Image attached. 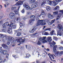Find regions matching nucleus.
Returning <instances> with one entry per match:
<instances>
[{
	"label": "nucleus",
	"mask_w": 63,
	"mask_h": 63,
	"mask_svg": "<svg viewBox=\"0 0 63 63\" xmlns=\"http://www.w3.org/2000/svg\"><path fill=\"white\" fill-rule=\"evenodd\" d=\"M7 32L9 34H12L13 33L12 32V29L11 28H10V26L9 27V28Z\"/></svg>",
	"instance_id": "obj_17"
},
{
	"label": "nucleus",
	"mask_w": 63,
	"mask_h": 63,
	"mask_svg": "<svg viewBox=\"0 0 63 63\" xmlns=\"http://www.w3.org/2000/svg\"><path fill=\"white\" fill-rule=\"evenodd\" d=\"M12 45V42H9V45L10 46H11Z\"/></svg>",
	"instance_id": "obj_52"
},
{
	"label": "nucleus",
	"mask_w": 63,
	"mask_h": 63,
	"mask_svg": "<svg viewBox=\"0 0 63 63\" xmlns=\"http://www.w3.org/2000/svg\"><path fill=\"white\" fill-rule=\"evenodd\" d=\"M20 8V7H18V10H15L14 12L16 14V15H19V12H18V11H19V10Z\"/></svg>",
	"instance_id": "obj_13"
},
{
	"label": "nucleus",
	"mask_w": 63,
	"mask_h": 63,
	"mask_svg": "<svg viewBox=\"0 0 63 63\" xmlns=\"http://www.w3.org/2000/svg\"><path fill=\"white\" fill-rule=\"evenodd\" d=\"M3 60L2 59H0V63L3 62Z\"/></svg>",
	"instance_id": "obj_59"
},
{
	"label": "nucleus",
	"mask_w": 63,
	"mask_h": 63,
	"mask_svg": "<svg viewBox=\"0 0 63 63\" xmlns=\"http://www.w3.org/2000/svg\"><path fill=\"white\" fill-rule=\"evenodd\" d=\"M27 14L28 15H29L31 14V12H28L27 13Z\"/></svg>",
	"instance_id": "obj_48"
},
{
	"label": "nucleus",
	"mask_w": 63,
	"mask_h": 63,
	"mask_svg": "<svg viewBox=\"0 0 63 63\" xmlns=\"http://www.w3.org/2000/svg\"><path fill=\"white\" fill-rule=\"evenodd\" d=\"M6 35L2 34V38H4V37H6Z\"/></svg>",
	"instance_id": "obj_53"
},
{
	"label": "nucleus",
	"mask_w": 63,
	"mask_h": 63,
	"mask_svg": "<svg viewBox=\"0 0 63 63\" xmlns=\"http://www.w3.org/2000/svg\"><path fill=\"white\" fill-rule=\"evenodd\" d=\"M42 56L43 57H46V54L44 53H43L42 54Z\"/></svg>",
	"instance_id": "obj_39"
},
{
	"label": "nucleus",
	"mask_w": 63,
	"mask_h": 63,
	"mask_svg": "<svg viewBox=\"0 0 63 63\" xmlns=\"http://www.w3.org/2000/svg\"><path fill=\"white\" fill-rule=\"evenodd\" d=\"M26 47V48H28V49H29V48H30V46H27Z\"/></svg>",
	"instance_id": "obj_47"
},
{
	"label": "nucleus",
	"mask_w": 63,
	"mask_h": 63,
	"mask_svg": "<svg viewBox=\"0 0 63 63\" xmlns=\"http://www.w3.org/2000/svg\"><path fill=\"white\" fill-rule=\"evenodd\" d=\"M55 54L56 56H59L61 55L60 52L58 51H57L56 53Z\"/></svg>",
	"instance_id": "obj_21"
},
{
	"label": "nucleus",
	"mask_w": 63,
	"mask_h": 63,
	"mask_svg": "<svg viewBox=\"0 0 63 63\" xmlns=\"http://www.w3.org/2000/svg\"><path fill=\"white\" fill-rule=\"evenodd\" d=\"M54 33H55V30H53L50 32V34L51 35H53Z\"/></svg>",
	"instance_id": "obj_29"
},
{
	"label": "nucleus",
	"mask_w": 63,
	"mask_h": 63,
	"mask_svg": "<svg viewBox=\"0 0 63 63\" xmlns=\"http://www.w3.org/2000/svg\"><path fill=\"white\" fill-rule=\"evenodd\" d=\"M55 2L54 1H53L52 2L51 5H53L54 6H55L56 5L57 3H59L61 1H62L63 0H55Z\"/></svg>",
	"instance_id": "obj_6"
},
{
	"label": "nucleus",
	"mask_w": 63,
	"mask_h": 63,
	"mask_svg": "<svg viewBox=\"0 0 63 63\" xmlns=\"http://www.w3.org/2000/svg\"><path fill=\"white\" fill-rule=\"evenodd\" d=\"M47 39V37L43 36L42 37H40L39 38V40L40 41H42V43H47V41L46 39Z\"/></svg>",
	"instance_id": "obj_4"
},
{
	"label": "nucleus",
	"mask_w": 63,
	"mask_h": 63,
	"mask_svg": "<svg viewBox=\"0 0 63 63\" xmlns=\"http://www.w3.org/2000/svg\"><path fill=\"white\" fill-rule=\"evenodd\" d=\"M41 15V14L39 15V14L38 13L36 14V16H37L38 17H40Z\"/></svg>",
	"instance_id": "obj_32"
},
{
	"label": "nucleus",
	"mask_w": 63,
	"mask_h": 63,
	"mask_svg": "<svg viewBox=\"0 0 63 63\" xmlns=\"http://www.w3.org/2000/svg\"><path fill=\"white\" fill-rule=\"evenodd\" d=\"M36 20L37 21L36 23V26H39V25H45L46 24V23L44 22H46L48 23V25H50L52 24V23L50 21L47 19L46 20H40L38 18L36 19Z\"/></svg>",
	"instance_id": "obj_1"
},
{
	"label": "nucleus",
	"mask_w": 63,
	"mask_h": 63,
	"mask_svg": "<svg viewBox=\"0 0 63 63\" xmlns=\"http://www.w3.org/2000/svg\"><path fill=\"white\" fill-rule=\"evenodd\" d=\"M9 24L8 22L5 23L3 25V27L4 28H5V29H6V27H7V26H9Z\"/></svg>",
	"instance_id": "obj_15"
},
{
	"label": "nucleus",
	"mask_w": 63,
	"mask_h": 63,
	"mask_svg": "<svg viewBox=\"0 0 63 63\" xmlns=\"http://www.w3.org/2000/svg\"><path fill=\"white\" fill-rule=\"evenodd\" d=\"M2 37V34H0V38H1Z\"/></svg>",
	"instance_id": "obj_63"
},
{
	"label": "nucleus",
	"mask_w": 63,
	"mask_h": 63,
	"mask_svg": "<svg viewBox=\"0 0 63 63\" xmlns=\"http://www.w3.org/2000/svg\"><path fill=\"white\" fill-rule=\"evenodd\" d=\"M21 33L20 32H19L17 33L16 36L18 37H19V36H20V35H21Z\"/></svg>",
	"instance_id": "obj_33"
},
{
	"label": "nucleus",
	"mask_w": 63,
	"mask_h": 63,
	"mask_svg": "<svg viewBox=\"0 0 63 63\" xmlns=\"http://www.w3.org/2000/svg\"><path fill=\"white\" fill-rule=\"evenodd\" d=\"M58 29H60V30L61 29H63V28H62V25L61 24H59L58 25Z\"/></svg>",
	"instance_id": "obj_22"
},
{
	"label": "nucleus",
	"mask_w": 63,
	"mask_h": 63,
	"mask_svg": "<svg viewBox=\"0 0 63 63\" xmlns=\"http://www.w3.org/2000/svg\"><path fill=\"white\" fill-rule=\"evenodd\" d=\"M20 25L21 26H24V23H20Z\"/></svg>",
	"instance_id": "obj_37"
},
{
	"label": "nucleus",
	"mask_w": 63,
	"mask_h": 63,
	"mask_svg": "<svg viewBox=\"0 0 63 63\" xmlns=\"http://www.w3.org/2000/svg\"><path fill=\"white\" fill-rule=\"evenodd\" d=\"M61 14H59L57 16V17L56 19V20H58V19H59V18L61 16Z\"/></svg>",
	"instance_id": "obj_27"
},
{
	"label": "nucleus",
	"mask_w": 63,
	"mask_h": 63,
	"mask_svg": "<svg viewBox=\"0 0 63 63\" xmlns=\"http://www.w3.org/2000/svg\"><path fill=\"white\" fill-rule=\"evenodd\" d=\"M49 44L50 45V47H52L53 45V46H54L55 45H56V43H55L54 41H53L52 43H51V42H49Z\"/></svg>",
	"instance_id": "obj_16"
},
{
	"label": "nucleus",
	"mask_w": 63,
	"mask_h": 63,
	"mask_svg": "<svg viewBox=\"0 0 63 63\" xmlns=\"http://www.w3.org/2000/svg\"><path fill=\"white\" fill-rule=\"evenodd\" d=\"M50 31V28H47L45 29V31Z\"/></svg>",
	"instance_id": "obj_40"
},
{
	"label": "nucleus",
	"mask_w": 63,
	"mask_h": 63,
	"mask_svg": "<svg viewBox=\"0 0 63 63\" xmlns=\"http://www.w3.org/2000/svg\"><path fill=\"white\" fill-rule=\"evenodd\" d=\"M37 35H38V33H35V34H34L33 36H36Z\"/></svg>",
	"instance_id": "obj_54"
},
{
	"label": "nucleus",
	"mask_w": 63,
	"mask_h": 63,
	"mask_svg": "<svg viewBox=\"0 0 63 63\" xmlns=\"http://www.w3.org/2000/svg\"><path fill=\"white\" fill-rule=\"evenodd\" d=\"M6 61V59H4L3 61H2V62H5Z\"/></svg>",
	"instance_id": "obj_60"
},
{
	"label": "nucleus",
	"mask_w": 63,
	"mask_h": 63,
	"mask_svg": "<svg viewBox=\"0 0 63 63\" xmlns=\"http://www.w3.org/2000/svg\"><path fill=\"white\" fill-rule=\"evenodd\" d=\"M51 15H49L48 16V17H49V18H51Z\"/></svg>",
	"instance_id": "obj_64"
},
{
	"label": "nucleus",
	"mask_w": 63,
	"mask_h": 63,
	"mask_svg": "<svg viewBox=\"0 0 63 63\" xmlns=\"http://www.w3.org/2000/svg\"><path fill=\"white\" fill-rule=\"evenodd\" d=\"M53 51L54 52H56V49L57 47V45H54L53 46Z\"/></svg>",
	"instance_id": "obj_12"
},
{
	"label": "nucleus",
	"mask_w": 63,
	"mask_h": 63,
	"mask_svg": "<svg viewBox=\"0 0 63 63\" xmlns=\"http://www.w3.org/2000/svg\"><path fill=\"white\" fill-rule=\"evenodd\" d=\"M59 7L58 6H57L54 9V10H59Z\"/></svg>",
	"instance_id": "obj_30"
},
{
	"label": "nucleus",
	"mask_w": 63,
	"mask_h": 63,
	"mask_svg": "<svg viewBox=\"0 0 63 63\" xmlns=\"http://www.w3.org/2000/svg\"><path fill=\"white\" fill-rule=\"evenodd\" d=\"M44 34L45 35H49L48 33L47 32H44Z\"/></svg>",
	"instance_id": "obj_38"
},
{
	"label": "nucleus",
	"mask_w": 63,
	"mask_h": 63,
	"mask_svg": "<svg viewBox=\"0 0 63 63\" xmlns=\"http://www.w3.org/2000/svg\"><path fill=\"white\" fill-rule=\"evenodd\" d=\"M6 40L8 41V38L5 37L2 39V41L3 42H5Z\"/></svg>",
	"instance_id": "obj_26"
},
{
	"label": "nucleus",
	"mask_w": 63,
	"mask_h": 63,
	"mask_svg": "<svg viewBox=\"0 0 63 63\" xmlns=\"http://www.w3.org/2000/svg\"><path fill=\"white\" fill-rule=\"evenodd\" d=\"M54 17V15H51V17Z\"/></svg>",
	"instance_id": "obj_62"
},
{
	"label": "nucleus",
	"mask_w": 63,
	"mask_h": 63,
	"mask_svg": "<svg viewBox=\"0 0 63 63\" xmlns=\"http://www.w3.org/2000/svg\"><path fill=\"white\" fill-rule=\"evenodd\" d=\"M55 21V19H54V20H53L51 21V22L52 24L53 23H54V22Z\"/></svg>",
	"instance_id": "obj_43"
},
{
	"label": "nucleus",
	"mask_w": 63,
	"mask_h": 63,
	"mask_svg": "<svg viewBox=\"0 0 63 63\" xmlns=\"http://www.w3.org/2000/svg\"><path fill=\"white\" fill-rule=\"evenodd\" d=\"M13 56L14 57H15V58H16V57H17V55H13Z\"/></svg>",
	"instance_id": "obj_49"
},
{
	"label": "nucleus",
	"mask_w": 63,
	"mask_h": 63,
	"mask_svg": "<svg viewBox=\"0 0 63 63\" xmlns=\"http://www.w3.org/2000/svg\"><path fill=\"white\" fill-rule=\"evenodd\" d=\"M38 4L37 3H34L32 4V9L33 8H36L38 7Z\"/></svg>",
	"instance_id": "obj_11"
},
{
	"label": "nucleus",
	"mask_w": 63,
	"mask_h": 63,
	"mask_svg": "<svg viewBox=\"0 0 63 63\" xmlns=\"http://www.w3.org/2000/svg\"><path fill=\"white\" fill-rule=\"evenodd\" d=\"M59 49L60 50H61V49H63V47H60L59 48Z\"/></svg>",
	"instance_id": "obj_51"
},
{
	"label": "nucleus",
	"mask_w": 63,
	"mask_h": 63,
	"mask_svg": "<svg viewBox=\"0 0 63 63\" xmlns=\"http://www.w3.org/2000/svg\"><path fill=\"white\" fill-rule=\"evenodd\" d=\"M19 18L17 17H16L15 18V20H16L17 21H18V20H19Z\"/></svg>",
	"instance_id": "obj_45"
},
{
	"label": "nucleus",
	"mask_w": 63,
	"mask_h": 63,
	"mask_svg": "<svg viewBox=\"0 0 63 63\" xmlns=\"http://www.w3.org/2000/svg\"><path fill=\"white\" fill-rule=\"evenodd\" d=\"M13 44H15V43H16V40H14L13 41Z\"/></svg>",
	"instance_id": "obj_55"
},
{
	"label": "nucleus",
	"mask_w": 63,
	"mask_h": 63,
	"mask_svg": "<svg viewBox=\"0 0 63 63\" xmlns=\"http://www.w3.org/2000/svg\"><path fill=\"white\" fill-rule=\"evenodd\" d=\"M29 56H30V55H29V54H26V56L25 57V58H28Z\"/></svg>",
	"instance_id": "obj_31"
},
{
	"label": "nucleus",
	"mask_w": 63,
	"mask_h": 63,
	"mask_svg": "<svg viewBox=\"0 0 63 63\" xmlns=\"http://www.w3.org/2000/svg\"><path fill=\"white\" fill-rule=\"evenodd\" d=\"M29 1V0H28ZM36 0H30L29 1V2L31 3H34L36 1Z\"/></svg>",
	"instance_id": "obj_23"
},
{
	"label": "nucleus",
	"mask_w": 63,
	"mask_h": 63,
	"mask_svg": "<svg viewBox=\"0 0 63 63\" xmlns=\"http://www.w3.org/2000/svg\"><path fill=\"white\" fill-rule=\"evenodd\" d=\"M10 28H14V29H16V25H11V24L10 25Z\"/></svg>",
	"instance_id": "obj_14"
},
{
	"label": "nucleus",
	"mask_w": 63,
	"mask_h": 63,
	"mask_svg": "<svg viewBox=\"0 0 63 63\" xmlns=\"http://www.w3.org/2000/svg\"><path fill=\"white\" fill-rule=\"evenodd\" d=\"M21 12L22 13H24L25 11L24 10V9H23L22 11Z\"/></svg>",
	"instance_id": "obj_57"
},
{
	"label": "nucleus",
	"mask_w": 63,
	"mask_h": 63,
	"mask_svg": "<svg viewBox=\"0 0 63 63\" xmlns=\"http://www.w3.org/2000/svg\"><path fill=\"white\" fill-rule=\"evenodd\" d=\"M53 38L54 39V40H57V38H56V37H55L54 36Z\"/></svg>",
	"instance_id": "obj_58"
},
{
	"label": "nucleus",
	"mask_w": 63,
	"mask_h": 63,
	"mask_svg": "<svg viewBox=\"0 0 63 63\" xmlns=\"http://www.w3.org/2000/svg\"><path fill=\"white\" fill-rule=\"evenodd\" d=\"M16 9V7H12L11 9V10L12 11H14L15 9Z\"/></svg>",
	"instance_id": "obj_35"
},
{
	"label": "nucleus",
	"mask_w": 63,
	"mask_h": 63,
	"mask_svg": "<svg viewBox=\"0 0 63 63\" xmlns=\"http://www.w3.org/2000/svg\"><path fill=\"white\" fill-rule=\"evenodd\" d=\"M31 19L32 20H30L29 22V24L30 25H32L34 22L35 20V16L34 15L31 16L30 17Z\"/></svg>",
	"instance_id": "obj_3"
},
{
	"label": "nucleus",
	"mask_w": 63,
	"mask_h": 63,
	"mask_svg": "<svg viewBox=\"0 0 63 63\" xmlns=\"http://www.w3.org/2000/svg\"><path fill=\"white\" fill-rule=\"evenodd\" d=\"M60 55H61V54H63V51H60Z\"/></svg>",
	"instance_id": "obj_50"
},
{
	"label": "nucleus",
	"mask_w": 63,
	"mask_h": 63,
	"mask_svg": "<svg viewBox=\"0 0 63 63\" xmlns=\"http://www.w3.org/2000/svg\"><path fill=\"white\" fill-rule=\"evenodd\" d=\"M23 3V1H21L20 0L18 2H17L16 4V5L18 6V5H22Z\"/></svg>",
	"instance_id": "obj_9"
},
{
	"label": "nucleus",
	"mask_w": 63,
	"mask_h": 63,
	"mask_svg": "<svg viewBox=\"0 0 63 63\" xmlns=\"http://www.w3.org/2000/svg\"><path fill=\"white\" fill-rule=\"evenodd\" d=\"M59 12L61 13H63V10H60Z\"/></svg>",
	"instance_id": "obj_61"
},
{
	"label": "nucleus",
	"mask_w": 63,
	"mask_h": 63,
	"mask_svg": "<svg viewBox=\"0 0 63 63\" xmlns=\"http://www.w3.org/2000/svg\"><path fill=\"white\" fill-rule=\"evenodd\" d=\"M42 15H45V12L44 11H42L41 13Z\"/></svg>",
	"instance_id": "obj_36"
},
{
	"label": "nucleus",
	"mask_w": 63,
	"mask_h": 63,
	"mask_svg": "<svg viewBox=\"0 0 63 63\" xmlns=\"http://www.w3.org/2000/svg\"><path fill=\"white\" fill-rule=\"evenodd\" d=\"M52 1L50 0H48L47 1V2L50 5H51L52 3Z\"/></svg>",
	"instance_id": "obj_28"
},
{
	"label": "nucleus",
	"mask_w": 63,
	"mask_h": 63,
	"mask_svg": "<svg viewBox=\"0 0 63 63\" xmlns=\"http://www.w3.org/2000/svg\"><path fill=\"white\" fill-rule=\"evenodd\" d=\"M2 54L4 55H6L7 54V52L5 50H0V55H1Z\"/></svg>",
	"instance_id": "obj_7"
},
{
	"label": "nucleus",
	"mask_w": 63,
	"mask_h": 63,
	"mask_svg": "<svg viewBox=\"0 0 63 63\" xmlns=\"http://www.w3.org/2000/svg\"><path fill=\"white\" fill-rule=\"evenodd\" d=\"M14 23H15V21H12V23H11V25H13L14 24Z\"/></svg>",
	"instance_id": "obj_46"
},
{
	"label": "nucleus",
	"mask_w": 63,
	"mask_h": 63,
	"mask_svg": "<svg viewBox=\"0 0 63 63\" xmlns=\"http://www.w3.org/2000/svg\"><path fill=\"white\" fill-rule=\"evenodd\" d=\"M47 42H50V41H52V39L51 38V37H47Z\"/></svg>",
	"instance_id": "obj_18"
},
{
	"label": "nucleus",
	"mask_w": 63,
	"mask_h": 63,
	"mask_svg": "<svg viewBox=\"0 0 63 63\" xmlns=\"http://www.w3.org/2000/svg\"><path fill=\"white\" fill-rule=\"evenodd\" d=\"M1 46L2 47H3L4 48H7L8 47L5 44H2L1 45Z\"/></svg>",
	"instance_id": "obj_24"
},
{
	"label": "nucleus",
	"mask_w": 63,
	"mask_h": 63,
	"mask_svg": "<svg viewBox=\"0 0 63 63\" xmlns=\"http://www.w3.org/2000/svg\"><path fill=\"white\" fill-rule=\"evenodd\" d=\"M57 34L60 36H62V33H61V32H58Z\"/></svg>",
	"instance_id": "obj_34"
},
{
	"label": "nucleus",
	"mask_w": 63,
	"mask_h": 63,
	"mask_svg": "<svg viewBox=\"0 0 63 63\" xmlns=\"http://www.w3.org/2000/svg\"><path fill=\"white\" fill-rule=\"evenodd\" d=\"M22 27H20L18 29V30H22Z\"/></svg>",
	"instance_id": "obj_56"
},
{
	"label": "nucleus",
	"mask_w": 63,
	"mask_h": 63,
	"mask_svg": "<svg viewBox=\"0 0 63 63\" xmlns=\"http://www.w3.org/2000/svg\"><path fill=\"white\" fill-rule=\"evenodd\" d=\"M22 18L24 20H25L26 19V18L24 16H22Z\"/></svg>",
	"instance_id": "obj_44"
},
{
	"label": "nucleus",
	"mask_w": 63,
	"mask_h": 63,
	"mask_svg": "<svg viewBox=\"0 0 63 63\" xmlns=\"http://www.w3.org/2000/svg\"><path fill=\"white\" fill-rule=\"evenodd\" d=\"M14 39V38L11 37H9L8 38H7L8 41H13Z\"/></svg>",
	"instance_id": "obj_20"
},
{
	"label": "nucleus",
	"mask_w": 63,
	"mask_h": 63,
	"mask_svg": "<svg viewBox=\"0 0 63 63\" xmlns=\"http://www.w3.org/2000/svg\"><path fill=\"white\" fill-rule=\"evenodd\" d=\"M9 16L11 18H14L15 16V14L13 12H11L10 13Z\"/></svg>",
	"instance_id": "obj_8"
},
{
	"label": "nucleus",
	"mask_w": 63,
	"mask_h": 63,
	"mask_svg": "<svg viewBox=\"0 0 63 63\" xmlns=\"http://www.w3.org/2000/svg\"><path fill=\"white\" fill-rule=\"evenodd\" d=\"M23 6L26 10H27L28 9H30V10L32 9V8H31L28 6V4L27 3H24L23 4Z\"/></svg>",
	"instance_id": "obj_5"
},
{
	"label": "nucleus",
	"mask_w": 63,
	"mask_h": 63,
	"mask_svg": "<svg viewBox=\"0 0 63 63\" xmlns=\"http://www.w3.org/2000/svg\"><path fill=\"white\" fill-rule=\"evenodd\" d=\"M51 9V8L49 6H48L46 8V10L47 11H50Z\"/></svg>",
	"instance_id": "obj_25"
},
{
	"label": "nucleus",
	"mask_w": 63,
	"mask_h": 63,
	"mask_svg": "<svg viewBox=\"0 0 63 63\" xmlns=\"http://www.w3.org/2000/svg\"><path fill=\"white\" fill-rule=\"evenodd\" d=\"M37 29V27H34L33 29H32V30H31L29 31V32L30 33H33L35 30H36Z\"/></svg>",
	"instance_id": "obj_19"
},
{
	"label": "nucleus",
	"mask_w": 63,
	"mask_h": 63,
	"mask_svg": "<svg viewBox=\"0 0 63 63\" xmlns=\"http://www.w3.org/2000/svg\"><path fill=\"white\" fill-rule=\"evenodd\" d=\"M48 55L49 56V57L50 59V60H51V61H52V59L51 58V57H52V58L53 59H54V58L53 57V54H51L50 53H49V54H48Z\"/></svg>",
	"instance_id": "obj_10"
},
{
	"label": "nucleus",
	"mask_w": 63,
	"mask_h": 63,
	"mask_svg": "<svg viewBox=\"0 0 63 63\" xmlns=\"http://www.w3.org/2000/svg\"><path fill=\"white\" fill-rule=\"evenodd\" d=\"M37 45H41V42H40L39 41H38L37 43Z\"/></svg>",
	"instance_id": "obj_42"
},
{
	"label": "nucleus",
	"mask_w": 63,
	"mask_h": 63,
	"mask_svg": "<svg viewBox=\"0 0 63 63\" xmlns=\"http://www.w3.org/2000/svg\"><path fill=\"white\" fill-rule=\"evenodd\" d=\"M58 12L57 11L54 12L53 13V14H54V15H56L57 14H58Z\"/></svg>",
	"instance_id": "obj_41"
},
{
	"label": "nucleus",
	"mask_w": 63,
	"mask_h": 63,
	"mask_svg": "<svg viewBox=\"0 0 63 63\" xmlns=\"http://www.w3.org/2000/svg\"><path fill=\"white\" fill-rule=\"evenodd\" d=\"M24 37H20L18 38V39L16 40V41L17 42L19 43L20 44H18V46H19L21 44L23 43L25 41V39Z\"/></svg>",
	"instance_id": "obj_2"
}]
</instances>
